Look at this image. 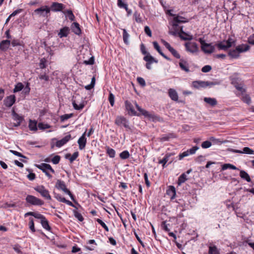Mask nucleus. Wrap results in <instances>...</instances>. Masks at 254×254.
<instances>
[{"label":"nucleus","instance_id":"nucleus-53","mask_svg":"<svg viewBox=\"0 0 254 254\" xmlns=\"http://www.w3.org/2000/svg\"><path fill=\"white\" fill-rule=\"evenodd\" d=\"M72 105L74 109L77 110H82L84 106L83 104H80L79 105H78L77 104H76L74 101L72 102Z\"/></svg>","mask_w":254,"mask_h":254},{"label":"nucleus","instance_id":"nucleus-21","mask_svg":"<svg viewBox=\"0 0 254 254\" xmlns=\"http://www.w3.org/2000/svg\"><path fill=\"white\" fill-rule=\"evenodd\" d=\"M179 65L182 70L185 71L187 72H190L189 64L188 62L183 59H181L179 63Z\"/></svg>","mask_w":254,"mask_h":254},{"label":"nucleus","instance_id":"nucleus-46","mask_svg":"<svg viewBox=\"0 0 254 254\" xmlns=\"http://www.w3.org/2000/svg\"><path fill=\"white\" fill-rule=\"evenodd\" d=\"M208 253L209 254H219L218 251L216 246H210Z\"/></svg>","mask_w":254,"mask_h":254},{"label":"nucleus","instance_id":"nucleus-26","mask_svg":"<svg viewBox=\"0 0 254 254\" xmlns=\"http://www.w3.org/2000/svg\"><path fill=\"white\" fill-rule=\"evenodd\" d=\"M176 189L173 186H170L167 190V194L170 196L171 199L175 198L176 196Z\"/></svg>","mask_w":254,"mask_h":254},{"label":"nucleus","instance_id":"nucleus-43","mask_svg":"<svg viewBox=\"0 0 254 254\" xmlns=\"http://www.w3.org/2000/svg\"><path fill=\"white\" fill-rule=\"evenodd\" d=\"M119 156L122 159H127L129 157L130 154L127 150H125L122 152Z\"/></svg>","mask_w":254,"mask_h":254},{"label":"nucleus","instance_id":"nucleus-7","mask_svg":"<svg viewBox=\"0 0 254 254\" xmlns=\"http://www.w3.org/2000/svg\"><path fill=\"white\" fill-rule=\"evenodd\" d=\"M34 12L40 16L48 17L50 12V8L47 5L43 6L36 9Z\"/></svg>","mask_w":254,"mask_h":254},{"label":"nucleus","instance_id":"nucleus-25","mask_svg":"<svg viewBox=\"0 0 254 254\" xmlns=\"http://www.w3.org/2000/svg\"><path fill=\"white\" fill-rule=\"evenodd\" d=\"M233 152L239 153L253 154L254 152V151L248 147H245L243 149L242 151L239 150H234Z\"/></svg>","mask_w":254,"mask_h":254},{"label":"nucleus","instance_id":"nucleus-8","mask_svg":"<svg viewBox=\"0 0 254 254\" xmlns=\"http://www.w3.org/2000/svg\"><path fill=\"white\" fill-rule=\"evenodd\" d=\"M34 190L40 193V194L44 198L48 200H51V197L49 194V191L46 189L43 186H39L34 188Z\"/></svg>","mask_w":254,"mask_h":254},{"label":"nucleus","instance_id":"nucleus-3","mask_svg":"<svg viewBox=\"0 0 254 254\" xmlns=\"http://www.w3.org/2000/svg\"><path fill=\"white\" fill-rule=\"evenodd\" d=\"M217 84L218 83L216 82L196 80L192 82V87L196 89H200L201 88H205L207 86L211 87Z\"/></svg>","mask_w":254,"mask_h":254},{"label":"nucleus","instance_id":"nucleus-30","mask_svg":"<svg viewBox=\"0 0 254 254\" xmlns=\"http://www.w3.org/2000/svg\"><path fill=\"white\" fill-rule=\"evenodd\" d=\"M153 44L154 46V48L157 51V52L165 59L167 60H169V58H168L165 55H164L160 49V47L158 45V43L156 41L153 42Z\"/></svg>","mask_w":254,"mask_h":254},{"label":"nucleus","instance_id":"nucleus-54","mask_svg":"<svg viewBox=\"0 0 254 254\" xmlns=\"http://www.w3.org/2000/svg\"><path fill=\"white\" fill-rule=\"evenodd\" d=\"M96 221L100 224L103 228L105 229V230L107 231H109V228L108 226L106 225V224L101 219L98 218L96 219Z\"/></svg>","mask_w":254,"mask_h":254},{"label":"nucleus","instance_id":"nucleus-62","mask_svg":"<svg viewBox=\"0 0 254 254\" xmlns=\"http://www.w3.org/2000/svg\"><path fill=\"white\" fill-rule=\"evenodd\" d=\"M60 156L59 155L55 156L52 159V162L54 164H57L59 163L60 161Z\"/></svg>","mask_w":254,"mask_h":254},{"label":"nucleus","instance_id":"nucleus-13","mask_svg":"<svg viewBox=\"0 0 254 254\" xmlns=\"http://www.w3.org/2000/svg\"><path fill=\"white\" fill-rule=\"evenodd\" d=\"M135 105L137 110L141 114L143 115L144 116L147 117L150 119L153 120L155 119V116L153 114L149 113L148 111L142 109L140 108L136 102H135Z\"/></svg>","mask_w":254,"mask_h":254},{"label":"nucleus","instance_id":"nucleus-56","mask_svg":"<svg viewBox=\"0 0 254 254\" xmlns=\"http://www.w3.org/2000/svg\"><path fill=\"white\" fill-rule=\"evenodd\" d=\"M242 100L244 102L250 104L251 102L250 97L248 95H245L242 97Z\"/></svg>","mask_w":254,"mask_h":254},{"label":"nucleus","instance_id":"nucleus-32","mask_svg":"<svg viewBox=\"0 0 254 254\" xmlns=\"http://www.w3.org/2000/svg\"><path fill=\"white\" fill-rule=\"evenodd\" d=\"M40 223L42 226V227L48 231H50L51 228L50 226L49 225L48 221L47 220L46 217L44 218V219L41 220L40 221Z\"/></svg>","mask_w":254,"mask_h":254},{"label":"nucleus","instance_id":"nucleus-42","mask_svg":"<svg viewBox=\"0 0 254 254\" xmlns=\"http://www.w3.org/2000/svg\"><path fill=\"white\" fill-rule=\"evenodd\" d=\"M187 180V176L185 174H182L178 178V184L180 186L183 183H185Z\"/></svg>","mask_w":254,"mask_h":254},{"label":"nucleus","instance_id":"nucleus-36","mask_svg":"<svg viewBox=\"0 0 254 254\" xmlns=\"http://www.w3.org/2000/svg\"><path fill=\"white\" fill-rule=\"evenodd\" d=\"M122 30L123 31V41L126 44L128 45L129 43L128 39L129 37V35L128 34V33L127 32V30L125 29H123Z\"/></svg>","mask_w":254,"mask_h":254},{"label":"nucleus","instance_id":"nucleus-4","mask_svg":"<svg viewBox=\"0 0 254 254\" xmlns=\"http://www.w3.org/2000/svg\"><path fill=\"white\" fill-rule=\"evenodd\" d=\"M36 166L38 168L41 170L49 179L52 177L50 172L52 173H55V172L51 166L48 164L42 163L40 165H37Z\"/></svg>","mask_w":254,"mask_h":254},{"label":"nucleus","instance_id":"nucleus-52","mask_svg":"<svg viewBox=\"0 0 254 254\" xmlns=\"http://www.w3.org/2000/svg\"><path fill=\"white\" fill-rule=\"evenodd\" d=\"M108 99L110 105L112 107H113L115 103V96L112 93H110Z\"/></svg>","mask_w":254,"mask_h":254},{"label":"nucleus","instance_id":"nucleus-9","mask_svg":"<svg viewBox=\"0 0 254 254\" xmlns=\"http://www.w3.org/2000/svg\"><path fill=\"white\" fill-rule=\"evenodd\" d=\"M199 149L197 146L192 147L191 148L184 151L182 153L179 154V160H182L184 157H187L190 155H193L195 153L196 151Z\"/></svg>","mask_w":254,"mask_h":254},{"label":"nucleus","instance_id":"nucleus-35","mask_svg":"<svg viewBox=\"0 0 254 254\" xmlns=\"http://www.w3.org/2000/svg\"><path fill=\"white\" fill-rule=\"evenodd\" d=\"M106 153L109 155L110 158H114L116 155L115 150L108 146L106 147Z\"/></svg>","mask_w":254,"mask_h":254},{"label":"nucleus","instance_id":"nucleus-12","mask_svg":"<svg viewBox=\"0 0 254 254\" xmlns=\"http://www.w3.org/2000/svg\"><path fill=\"white\" fill-rule=\"evenodd\" d=\"M115 124L119 126H123L126 128L128 127V122L124 117L118 116L115 120Z\"/></svg>","mask_w":254,"mask_h":254},{"label":"nucleus","instance_id":"nucleus-28","mask_svg":"<svg viewBox=\"0 0 254 254\" xmlns=\"http://www.w3.org/2000/svg\"><path fill=\"white\" fill-rule=\"evenodd\" d=\"M240 176L242 179L246 180L248 182H250L251 181L249 175L244 170H241L240 171Z\"/></svg>","mask_w":254,"mask_h":254},{"label":"nucleus","instance_id":"nucleus-34","mask_svg":"<svg viewBox=\"0 0 254 254\" xmlns=\"http://www.w3.org/2000/svg\"><path fill=\"white\" fill-rule=\"evenodd\" d=\"M228 169L232 170H239V169L235 166L229 163L224 164L222 166L221 170L224 171Z\"/></svg>","mask_w":254,"mask_h":254},{"label":"nucleus","instance_id":"nucleus-37","mask_svg":"<svg viewBox=\"0 0 254 254\" xmlns=\"http://www.w3.org/2000/svg\"><path fill=\"white\" fill-rule=\"evenodd\" d=\"M63 13L67 16L69 20L73 21L75 19V16L71 10H67L63 11Z\"/></svg>","mask_w":254,"mask_h":254},{"label":"nucleus","instance_id":"nucleus-60","mask_svg":"<svg viewBox=\"0 0 254 254\" xmlns=\"http://www.w3.org/2000/svg\"><path fill=\"white\" fill-rule=\"evenodd\" d=\"M62 190L65 193L67 194L71 198V199L72 200H74V196L73 195H72V194L71 193V192L70 191V190H68L66 187H65L64 189H63Z\"/></svg>","mask_w":254,"mask_h":254},{"label":"nucleus","instance_id":"nucleus-59","mask_svg":"<svg viewBox=\"0 0 254 254\" xmlns=\"http://www.w3.org/2000/svg\"><path fill=\"white\" fill-rule=\"evenodd\" d=\"M236 88L240 91L241 93L245 92V89L243 87V86L241 84H236L235 85Z\"/></svg>","mask_w":254,"mask_h":254},{"label":"nucleus","instance_id":"nucleus-19","mask_svg":"<svg viewBox=\"0 0 254 254\" xmlns=\"http://www.w3.org/2000/svg\"><path fill=\"white\" fill-rule=\"evenodd\" d=\"M69 28L66 26L60 29V32L58 33V36L60 38L66 37L69 33Z\"/></svg>","mask_w":254,"mask_h":254},{"label":"nucleus","instance_id":"nucleus-27","mask_svg":"<svg viewBox=\"0 0 254 254\" xmlns=\"http://www.w3.org/2000/svg\"><path fill=\"white\" fill-rule=\"evenodd\" d=\"M204 101L211 106H214L217 104L215 98L210 97H204Z\"/></svg>","mask_w":254,"mask_h":254},{"label":"nucleus","instance_id":"nucleus-24","mask_svg":"<svg viewBox=\"0 0 254 254\" xmlns=\"http://www.w3.org/2000/svg\"><path fill=\"white\" fill-rule=\"evenodd\" d=\"M71 29L72 31L76 35H79L81 33L79 24L77 22H73L72 24Z\"/></svg>","mask_w":254,"mask_h":254},{"label":"nucleus","instance_id":"nucleus-47","mask_svg":"<svg viewBox=\"0 0 254 254\" xmlns=\"http://www.w3.org/2000/svg\"><path fill=\"white\" fill-rule=\"evenodd\" d=\"M23 88V85L22 83L19 82L15 85V87L13 89V92H17L21 91Z\"/></svg>","mask_w":254,"mask_h":254},{"label":"nucleus","instance_id":"nucleus-58","mask_svg":"<svg viewBox=\"0 0 254 254\" xmlns=\"http://www.w3.org/2000/svg\"><path fill=\"white\" fill-rule=\"evenodd\" d=\"M137 81L141 86L144 87L146 85L145 81L143 78L141 77H138L137 78Z\"/></svg>","mask_w":254,"mask_h":254},{"label":"nucleus","instance_id":"nucleus-45","mask_svg":"<svg viewBox=\"0 0 254 254\" xmlns=\"http://www.w3.org/2000/svg\"><path fill=\"white\" fill-rule=\"evenodd\" d=\"M95 84V78L94 77H93L91 79V83L89 85L85 86V88L88 90H90L94 87Z\"/></svg>","mask_w":254,"mask_h":254},{"label":"nucleus","instance_id":"nucleus-38","mask_svg":"<svg viewBox=\"0 0 254 254\" xmlns=\"http://www.w3.org/2000/svg\"><path fill=\"white\" fill-rule=\"evenodd\" d=\"M56 187L58 189L62 190L66 187V186L64 181L58 180L56 183Z\"/></svg>","mask_w":254,"mask_h":254},{"label":"nucleus","instance_id":"nucleus-51","mask_svg":"<svg viewBox=\"0 0 254 254\" xmlns=\"http://www.w3.org/2000/svg\"><path fill=\"white\" fill-rule=\"evenodd\" d=\"M212 145V143L210 141L206 140L203 142L201 144V147L202 148H208Z\"/></svg>","mask_w":254,"mask_h":254},{"label":"nucleus","instance_id":"nucleus-18","mask_svg":"<svg viewBox=\"0 0 254 254\" xmlns=\"http://www.w3.org/2000/svg\"><path fill=\"white\" fill-rule=\"evenodd\" d=\"M215 46L219 50L226 51L230 48V45H228L225 40L218 42Z\"/></svg>","mask_w":254,"mask_h":254},{"label":"nucleus","instance_id":"nucleus-17","mask_svg":"<svg viewBox=\"0 0 254 254\" xmlns=\"http://www.w3.org/2000/svg\"><path fill=\"white\" fill-rule=\"evenodd\" d=\"M86 136V132H84L81 136L79 137L77 141V143L79 145V149L80 150L83 149L86 145V138L85 137Z\"/></svg>","mask_w":254,"mask_h":254},{"label":"nucleus","instance_id":"nucleus-48","mask_svg":"<svg viewBox=\"0 0 254 254\" xmlns=\"http://www.w3.org/2000/svg\"><path fill=\"white\" fill-rule=\"evenodd\" d=\"M38 127L40 129H45L51 127V126L47 124H44L43 123H39L38 125Z\"/></svg>","mask_w":254,"mask_h":254},{"label":"nucleus","instance_id":"nucleus-1","mask_svg":"<svg viewBox=\"0 0 254 254\" xmlns=\"http://www.w3.org/2000/svg\"><path fill=\"white\" fill-rule=\"evenodd\" d=\"M169 33L172 35L179 34L180 38L184 40H191L192 39V36L184 32L183 28L179 27L178 23L173 22L172 25V29L170 30Z\"/></svg>","mask_w":254,"mask_h":254},{"label":"nucleus","instance_id":"nucleus-11","mask_svg":"<svg viewBox=\"0 0 254 254\" xmlns=\"http://www.w3.org/2000/svg\"><path fill=\"white\" fill-rule=\"evenodd\" d=\"M65 5L61 3L54 2L52 3L50 10L54 12L62 11L65 8Z\"/></svg>","mask_w":254,"mask_h":254},{"label":"nucleus","instance_id":"nucleus-20","mask_svg":"<svg viewBox=\"0 0 254 254\" xmlns=\"http://www.w3.org/2000/svg\"><path fill=\"white\" fill-rule=\"evenodd\" d=\"M13 119L14 121L16 122L13 124L14 127H18L20 126L22 121L23 120V118L22 117L19 116L17 114L13 112Z\"/></svg>","mask_w":254,"mask_h":254},{"label":"nucleus","instance_id":"nucleus-33","mask_svg":"<svg viewBox=\"0 0 254 254\" xmlns=\"http://www.w3.org/2000/svg\"><path fill=\"white\" fill-rule=\"evenodd\" d=\"M28 126L31 130L36 131L37 130V122L35 121L30 120Z\"/></svg>","mask_w":254,"mask_h":254},{"label":"nucleus","instance_id":"nucleus-57","mask_svg":"<svg viewBox=\"0 0 254 254\" xmlns=\"http://www.w3.org/2000/svg\"><path fill=\"white\" fill-rule=\"evenodd\" d=\"M72 116V114H64V115H62L61 116V122H64V121L67 120V119L71 118Z\"/></svg>","mask_w":254,"mask_h":254},{"label":"nucleus","instance_id":"nucleus-10","mask_svg":"<svg viewBox=\"0 0 254 254\" xmlns=\"http://www.w3.org/2000/svg\"><path fill=\"white\" fill-rule=\"evenodd\" d=\"M162 42L163 43L165 47L171 53V54L176 58L180 59L181 56L178 52L171 46L169 43L165 41V40H162Z\"/></svg>","mask_w":254,"mask_h":254},{"label":"nucleus","instance_id":"nucleus-50","mask_svg":"<svg viewBox=\"0 0 254 254\" xmlns=\"http://www.w3.org/2000/svg\"><path fill=\"white\" fill-rule=\"evenodd\" d=\"M117 4L120 8H123L127 10V4L124 3L122 0H118Z\"/></svg>","mask_w":254,"mask_h":254},{"label":"nucleus","instance_id":"nucleus-64","mask_svg":"<svg viewBox=\"0 0 254 254\" xmlns=\"http://www.w3.org/2000/svg\"><path fill=\"white\" fill-rule=\"evenodd\" d=\"M211 69H212V68L210 65H206L204 66L201 68V71L203 72H207L210 71L211 70Z\"/></svg>","mask_w":254,"mask_h":254},{"label":"nucleus","instance_id":"nucleus-5","mask_svg":"<svg viewBox=\"0 0 254 254\" xmlns=\"http://www.w3.org/2000/svg\"><path fill=\"white\" fill-rule=\"evenodd\" d=\"M25 200L28 203L33 205L41 206L44 203L42 200L32 195H28Z\"/></svg>","mask_w":254,"mask_h":254},{"label":"nucleus","instance_id":"nucleus-49","mask_svg":"<svg viewBox=\"0 0 254 254\" xmlns=\"http://www.w3.org/2000/svg\"><path fill=\"white\" fill-rule=\"evenodd\" d=\"M73 213L74 217L77 218L79 221L82 222L83 220V217L81 213L77 211L76 210H73Z\"/></svg>","mask_w":254,"mask_h":254},{"label":"nucleus","instance_id":"nucleus-44","mask_svg":"<svg viewBox=\"0 0 254 254\" xmlns=\"http://www.w3.org/2000/svg\"><path fill=\"white\" fill-rule=\"evenodd\" d=\"M47 64V60L43 58L40 59V62L39 64L40 68L41 69H43L46 67Z\"/></svg>","mask_w":254,"mask_h":254},{"label":"nucleus","instance_id":"nucleus-6","mask_svg":"<svg viewBox=\"0 0 254 254\" xmlns=\"http://www.w3.org/2000/svg\"><path fill=\"white\" fill-rule=\"evenodd\" d=\"M185 46L186 50L191 54H195L198 52V45L195 42H187L185 43Z\"/></svg>","mask_w":254,"mask_h":254},{"label":"nucleus","instance_id":"nucleus-31","mask_svg":"<svg viewBox=\"0 0 254 254\" xmlns=\"http://www.w3.org/2000/svg\"><path fill=\"white\" fill-rule=\"evenodd\" d=\"M143 60L147 63L152 64L153 63H157L158 61L155 60L152 56L149 54H147L144 58Z\"/></svg>","mask_w":254,"mask_h":254},{"label":"nucleus","instance_id":"nucleus-22","mask_svg":"<svg viewBox=\"0 0 254 254\" xmlns=\"http://www.w3.org/2000/svg\"><path fill=\"white\" fill-rule=\"evenodd\" d=\"M10 45V41L8 40H2L0 43V50L5 51L8 49Z\"/></svg>","mask_w":254,"mask_h":254},{"label":"nucleus","instance_id":"nucleus-23","mask_svg":"<svg viewBox=\"0 0 254 254\" xmlns=\"http://www.w3.org/2000/svg\"><path fill=\"white\" fill-rule=\"evenodd\" d=\"M168 94L170 98L173 101H177L178 100V95L177 91L172 88H170L168 90Z\"/></svg>","mask_w":254,"mask_h":254},{"label":"nucleus","instance_id":"nucleus-14","mask_svg":"<svg viewBox=\"0 0 254 254\" xmlns=\"http://www.w3.org/2000/svg\"><path fill=\"white\" fill-rule=\"evenodd\" d=\"M71 139V136L70 134H67L62 139L58 140L56 142V145L58 147H61L65 144H66L69 140Z\"/></svg>","mask_w":254,"mask_h":254},{"label":"nucleus","instance_id":"nucleus-63","mask_svg":"<svg viewBox=\"0 0 254 254\" xmlns=\"http://www.w3.org/2000/svg\"><path fill=\"white\" fill-rule=\"evenodd\" d=\"M39 78L40 80H43L45 81H48L49 80V76L45 74H40L39 75Z\"/></svg>","mask_w":254,"mask_h":254},{"label":"nucleus","instance_id":"nucleus-39","mask_svg":"<svg viewBox=\"0 0 254 254\" xmlns=\"http://www.w3.org/2000/svg\"><path fill=\"white\" fill-rule=\"evenodd\" d=\"M239 52L237 50V48L235 49L230 50L229 52V55L233 58H238L239 57Z\"/></svg>","mask_w":254,"mask_h":254},{"label":"nucleus","instance_id":"nucleus-16","mask_svg":"<svg viewBox=\"0 0 254 254\" xmlns=\"http://www.w3.org/2000/svg\"><path fill=\"white\" fill-rule=\"evenodd\" d=\"M15 102V97L14 95L7 97L4 100V104L7 107H11Z\"/></svg>","mask_w":254,"mask_h":254},{"label":"nucleus","instance_id":"nucleus-2","mask_svg":"<svg viewBox=\"0 0 254 254\" xmlns=\"http://www.w3.org/2000/svg\"><path fill=\"white\" fill-rule=\"evenodd\" d=\"M198 41L201 45V50L206 54H211L215 51V46L212 43H206L202 38H199Z\"/></svg>","mask_w":254,"mask_h":254},{"label":"nucleus","instance_id":"nucleus-61","mask_svg":"<svg viewBox=\"0 0 254 254\" xmlns=\"http://www.w3.org/2000/svg\"><path fill=\"white\" fill-rule=\"evenodd\" d=\"M62 190L65 193L67 194L71 198V199L72 200H74V196L73 195H72V194L71 193V192L70 191V190H68L66 187H65L64 189H63Z\"/></svg>","mask_w":254,"mask_h":254},{"label":"nucleus","instance_id":"nucleus-29","mask_svg":"<svg viewBox=\"0 0 254 254\" xmlns=\"http://www.w3.org/2000/svg\"><path fill=\"white\" fill-rule=\"evenodd\" d=\"M236 48L239 53H241L248 51L250 49V46L247 44H242L237 46Z\"/></svg>","mask_w":254,"mask_h":254},{"label":"nucleus","instance_id":"nucleus-41","mask_svg":"<svg viewBox=\"0 0 254 254\" xmlns=\"http://www.w3.org/2000/svg\"><path fill=\"white\" fill-rule=\"evenodd\" d=\"M173 20L174 22L178 23H185L187 22V21L185 20V18L180 16H175Z\"/></svg>","mask_w":254,"mask_h":254},{"label":"nucleus","instance_id":"nucleus-40","mask_svg":"<svg viewBox=\"0 0 254 254\" xmlns=\"http://www.w3.org/2000/svg\"><path fill=\"white\" fill-rule=\"evenodd\" d=\"M171 156L170 154H167L165 157L161 160L159 161V163L162 164L163 167H165V164L169 160V158Z\"/></svg>","mask_w":254,"mask_h":254},{"label":"nucleus","instance_id":"nucleus-15","mask_svg":"<svg viewBox=\"0 0 254 254\" xmlns=\"http://www.w3.org/2000/svg\"><path fill=\"white\" fill-rule=\"evenodd\" d=\"M125 104L126 109L127 111L128 114L131 115H136V113L134 109H133V105L129 101L126 100L125 102Z\"/></svg>","mask_w":254,"mask_h":254},{"label":"nucleus","instance_id":"nucleus-55","mask_svg":"<svg viewBox=\"0 0 254 254\" xmlns=\"http://www.w3.org/2000/svg\"><path fill=\"white\" fill-rule=\"evenodd\" d=\"M29 220H30L29 222V228L32 232H35V227H34V223L33 219L32 218H30Z\"/></svg>","mask_w":254,"mask_h":254}]
</instances>
